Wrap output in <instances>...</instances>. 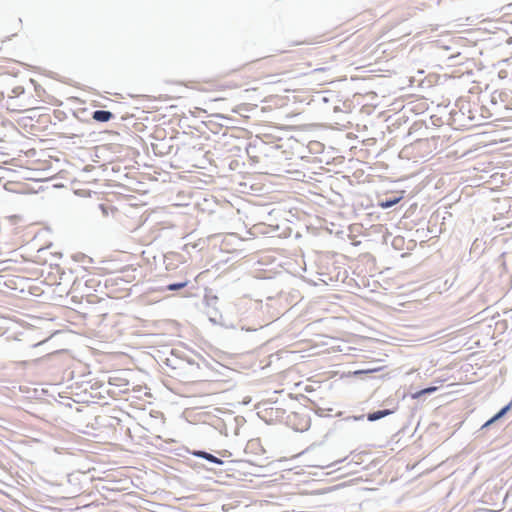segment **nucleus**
Masks as SVG:
<instances>
[{"label": "nucleus", "instance_id": "nucleus-1", "mask_svg": "<svg viewBox=\"0 0 512 512\" xmlns=\"http://www.w3.org/2000/svg\"><path fill=\"white\" fill-rule=\"evenodd\" d=\"M92 118L98 122H107L113 118V114L105 110H96L93 112Z\"/></svg>", "mask_w": 512, "mask_h": 512}, {"label": "nucleus", "instance_id": "nucleus-2", "mask_svg": "<svg viewBox=\"0 0 512 512\" xmlns=\"http://www.w3.org/2000/svg\"><path fill=\"white\" fill-rule=\"evenodd\" d=\"M512 407V401L506 405L505 407H503L496 415H494L490 420H488L484 425L483 427H488L490 426L492 423H494L495 421H497L498 419H500L501 417H503Z\"/></svg>", "mask_w": 512, "mask_h": 512}, {"label": "nucleus", "instance_id": "nucleus-3", "mask_svg": "<svg viewBox=\"0 0 512 512\" xmlns=\"http://www.w3.org/2000/svg\"><path fill=\"white\" fill-rule=\"evenodd\" d=\"M392 412L390 410H381V411H376V412H373V413H369L368 416H367V419L369 421H376L380 418H383L389 414H391Z\"/></svg>", "mask_w": 512, "mask_h": 512}, {"label": "nucleus", "instance_id": "nucleus-4", "mask_svg": "<svg viewBox=\"0 0 512 512\" xmlns=\"http://www.w3.org/2000/svg\"><path fill=\"white\" fill-rule=\"evenodd\" d=\"M197 456L206 459L209 462L215 463V464H222V461L218 459L217 457L213 456L212 454H209L207 452H198L195 453Z\"/></svg>", "mask_w": 512, "mask_h": 512}, {"label": "nucleus", "instance_id": "nucleus-5", "mask_svg": "<svg viewBox=\"0 0 512 512\" xmlns=\"http://www.w3.org/2000/svg\"><path fill=\"white\" fill-rule=\"evenodd\" d=\"M436 390H437V387H435V386L428 387V388L422 389V390L414 393L412 395V398L417 399V398L421 397L422 395L433 393Z\"/></svg>", "mask_w": 512, "mask_h": 512}, {"label": "nucleus", "instance_id": "nucleus-6", "mask_svg": "<svg viewBox=\"0 0 512 512\" xmlns=\"http://www.w3.org/2000/svg\"><path fill=\"white\" fill-rule=\"evenodd\" d=\"M186 285H187V282H180V283L169 284L167 286V289L171 290V291L179 290V289H182V288L186 287Z\"/></svg>", "mask_w": 512, "mask_h": 512}, {"label": "nucleus", "instance_id": "nucleus-7", "mask_svg": "<svg viewBox=\"0 0 512 512\" xmlns=\"http://www.w3.org/2000/svg\"><path fill=\"white\" fill-rule=\"evenodd\" d=\"M396 202H397V200L392 201V202L382 203V204H381V206H382L383 208H388V207L392 206V205H393L394 203H396Z\"/></svg>", "mask_w": 512, "mask_h": 512}, {"label": "nucleus", "instance_id": "nucleus-8", "mask_svg": "<svg viewBox=\"0 0 512 512\" xmlns=\"http://www.w3.org/2000/svg\"><path fill=\"white\" fill-rule=\"evenodd\" d=\"M307 424H308V423H307V421H306V422L304 423V425H302V427H301V428H299V429H300V430L305 429V428L307 427Z\"/></svg>", "mask_w": 512, "mask_h": 512}]
</instances>
